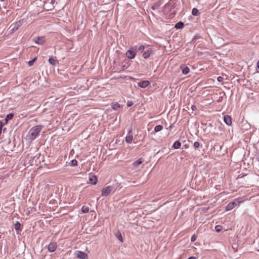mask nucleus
Listing matches in <instances>:
<instances>
[{"instance_id":"f704fd0d","label":"nucleus","mask_w":259,"mask_h":259,"mask_svg":"<svg viewBox=\"0 0 259 259\" xmlns=\"http://www.w3.org/2000/svg\"><path fill=\"white\" fill-rule=\"evenodd\" d=\"M191 109L193 111H195L197 109V108L195 105H192Z\"/></svg>"},{"instance_id":"423d86ee","label":"nucleus","mask_w":259,"mask_h":259,"mask_svg":"<svg viewBox=\"0 0 259 259\" xmlns=\"http://www.w3.org/2000/svg\"><path fill=\"white\" fill-rule=\"evenodd\" d=\"M33 41L37 44L42 45L45 41V37L44 36H38L33 38Z\"/></svg>"},{"instance_id":"473e14b6","label":"nucleus","mask_w":259,"mask_h":259,"mask_svg":"<svg viewBox=\"0 0 259 259\" xmlns=\"http://www.w3.org/2000/svg\"><path fill=\"white\" fill-rule=\"evenodd\" d=\"M133 105V102L132 101H128L127 103V106L128 107H131Z\"/></svg>"},{"instance_id":"4c0bfd02","label":"nucleus","mask_w":259,"mask_h":259,"mask_svg":"<svg viewBox=\"0 0 259 259\" xmlns=\"http://www.w3.org/2000/svg\"><path fill=\"white\" fill-rule=\"evenodd\" d=\"M243 177V175L242 176V175H239L237 178V179L242 178Z\"/></svg>"},{"instance_id":"0eeeda50","label":"nucleus","mask_w":259,"mask_h":259,"mask_svg":"<svg viewBox=\"0 0 259 259\" xmlns=\"http://www.w3.org/2000/svg\"><path fill=\"white\" fill-rule=\"evenodd\" d=\"M76 256L79 258L81 259H87L88 258V255L87 254L83 252H82L81 251H77L76 252Z\"/></svg>"},{"instance_id":"4be33fe9","label":"nucleus","mask_w":259,"mask_h":259,"mask_svg":"<svg viewBox=\"0 0 259 259\" xmlns=\"http://www.w3.org/2000/svg\"><path fill=\"white\" fill-rule=\"evenodd\" d=\"M162 128H163V127L162 125H156L154 127V131L155 132H158L161 131L162 130Z\"/></svg>"},{"instance_id":"ddd939ff","label":"nucleus","mask_w":259,"mask_h":259,"mask_svg":"<svg viewBox=\"0 0 259 259\" xmlns=\"http://www.w3.org/2000/svg\"><path fill=\"white\" fill-rule=\"evenodd\" d=\"M90 183L93 185H95L97 184L98 180L96 176H92L89 179Z\"/></svg>"},{"instance_id":"6e6552de","label":"nucleus","mask_w":259,"mask_h":259,"mask_svg":"<svg viewBox=\"0 0 259 259\" xmlns=\"http://www.w3.org/2000/svg\"><path fill=\"white\" fill-rule=\"evenodd\" d=\"M133 140V132L131 131H130L128 132V134L125 138V141L127 143H131L132 142Z\"/></svg>"},{"instance_id":"393cba45","label":"nucleus","mask_w":259,"mask_h":259,"mask_svg":"<svg viewBox=\"0 0 259 259\" xmlns=\"http://www.w3.org/2000/svg\"><path fill=\"white\" fill-rule=\"evenodd\" d=\"M81 210H82V211L83 212V213H87L89 212V207L88 206H84L83 205L82 207V208H81Z\"/></svg>"},{"instance_id":"f257e3e1","label":"nucleus","mask_w":259,"mask_h":259,"mask_svg":"<svg viewBox=\"0 0 259 259\" xmlns=\"http://www.w3.org/2000/svg\"><path fill=\"white\" fill-rule=\"evenodd\" d=\"M42 126L41 125H37L32 127L27 135V140L30 141L34 140L42 130Z\"/></svg>"},{"instance_id":"c85d7f7f","label":"nucleus","mask_w":259,"mask_h":259,"mask_svg":"<svg viewBox=\"0 0 259 259\" xmlns=\"http://www.w3.org/2000/svg\"><path fill=\"white\" fill-rule=\"evenodd\" d=\"M193 146L195 149H197L199 147L200 144L198 142H195L193 144Z\"/></svg>"},{"instance_id":"1a4fd4ad","label":"nucleus","mask_w":259,"mask_h":259,"mask_svg":"<svg viewBox=\"0 0 259 259\" xmlns=\"http://www.w3.org/2000/svg\"><path fill=\"white\" fill-rule=\"evenodd\" d=\"M224 121L227 125H231L232 124L231 118L228 115L224 116Z\"/></svg>"},{"instance_id":"58836bf2","label":"nucleus","mask_w":259,"mask_h":259,"mask_svg":"<svg viewBox=\"0 0 259 259\" xmlns=\"http://www.w3.org/2000/svg\"><path fill=\"white\" fill-rule=\"evenodd\" d=\"M257 67L259 69V60L257 61Z\"/></svg>"},{"instance_id":"7ed1b4c3","label":"nucleus","mask_w":259,"mask_h":259,"mask_svg":"<svg viewBox=\"0 0 259 259\" xmlns=\"http://www.w3.org/2000/svg\"><path fill=\"white\" fill-rule=\"evenodd\" d=\"M241 202V201H239L238 199H235L233 202L229 203L226 206V210H230L233 209L234 207L239 205Z\"/></svg>"},{"instance_id":"a19ab883","label":"nucleus","mask_w":259,"mask_h":259,"mask_svg":"<svg viewBox=\"0 0 259 259\" xmlns=\"http://www.w3.org/2000/svg\"><path fill=\"white\" fill-rule=\"evenodd\" d=\"M54 2H55V0H52V1H51V3H54Z\"/></svg>"},{"instance_id":"20e7f679","label":"nucleus","mask_w":259,"mask_h":259,"mask_svg":"<svg viewBox=\"0 0 259 259\" xmlns=\"http://www.w3.org/2000/svg\"><path fill=\"white\" fill-rule=\"evenodd\" d=\"M113 190V187L109 186L104 188L102 191V196H107Z\"/></svg>"},{"instance_id":"f03ea898","label":"nucleus","mask_w":259,"mask_h":259,"mask_svg":"<svg viewBox=\"0 0 259 259\" xmlns=\"http://www.w3.org/2000/svg\"><path fill=\"white\" fill-rule=\"evenodd\" d=\"M136 47L135 48L133 47L126 52V55L129 59H133L136 56Z\"/></svg>"},{"instance_id":"dca6fc26","label":"nucleus","mask_w":259,"mask_h":259,"mask_svg":"<svg viewBox=\"0 0 259 259\" xmlns=\"http://www.w3.org/2000/svg\"><path fill=\"white\" fill-rule=\"evenodd\" d=\"M184 27V24L183 22L180 21L178 22L176 25L175 27L176 29H182Z\"/></svg>"},{"instance_id":"2eb2a0df","label":"nucleus","mask_w":259,"mask_h":259,"mask_svg":"<svg viewBox=\"0 0 259 259\" xmlns=\"http://www.w3.org/2000/svg\"><path fill=\"white\" fill-rule=\"evenodd\" d=\"M181 146V142L180 141H176L174 143V144H173L172 147L174 149H178L180 148Z\"/></svg>"},{"instance_id":"c756f323","label":"nucleus","mask_w":259,"mask_h":259,"mask_svg":"<svg viewBox=\"0 0 259 259\" xmlns=\"http://www.w3.org/2000/svg\"><path fill=\"white\" fill-rule=\"evenodd\" d=\"M215 230H216V231L218 232H220L222 230V226H219V225L215 226Z\"/></svg>"},{"instance_id":"79ce46f5","label":"nucleus","mask_w":259,"mask_h":259,"mask_svg":"<svg viewBox=\"0 0 259 259\" xmlns=\"http://www.w3.org/2000/svg\"><path fill=\"white\" fill-rule=\"evenodd\" d=\"M5 0H0V2H4Z\"/></svg>"},{"instance_id":"f3484780","label":"nucleus","mask_w":259,"mask_h":259,"mask_svg":"<svg viewBox=\"0 0 259 259\" xmlns=\"http://www.w3.org/2000/svg\"><path fill=\"white\" fill-rule=\"evenodd\" d=\"M161 5V3L160 1L157 2L151 7V8L153 10H156L160 7Z\"/></svg>"},{"instance_id":"412c9836","label":"nucleus","mask_w":259,"mask_h":259,"mask_svg":"<svg viewBox=\"0 0 259 259\" xmlns=\"http://www.w3.org/2000/svg\"><path fill=\"white\" fill-rule=\"evenodd\" d=\"M190 72V69L188 67H184L182 69V73L184 74H187Z\"/></svg>"},{"instance_id":"5701e85b","label":"nucleus","mask_w":259,"mask_h":259,"mask_svg":"<svg viewBox=\"0 0 259 259\" xmlns=\"http://www.w3.org/2000/svg\"><path fill=\"white\" fill-rule=\"evenodd\" d=\"M13 116L14 115L12 113L8 114L5 118L6 123H7L9 120L11 119Z\"/></svg>"},{"instance_id":"a878e982","label":"nucleus","mask_w":259,"mask_h":259,"mask_svg":"<svg viewBox=\"0 0 259 259\" xmlns=\"http://www.w3.org/2000/svg\"><path fill=\"white\" fill-rule=\"evenodd\" d=\"M77 161L76 160L73 159L71 161L70 165L71 166H76V165H77Z\"/></svg>"},{"instance_id":"bb28decb","label":"nucleus","mask_w":259,"mask_h":259,"mask_svg":"<svg viewBox=\"0 0 259 259\" xmlns=\"http://www.w3.org/2000/svg\"><path fill=\"white\" fill-rule=\"evenodd\" d=\"M36 57L34 58L32 60L28 61V64L29 66H32L34 63V62L36 60Z\"/></svg>"},{"instance_id":"2f4dec72","label":"nucleus","mask_w":259,"mask_h":259,"mask_svg":"<svg viewBox=\"0 0 259 259\" xmlns=\"http://www.w3.org/2000/svg\"><path fill=\"white\" fill-rule=\"evenodd\" d=\"M196 238H197V236L194 234L192 237H191V241L192 242H194L196 240Z\"/></svg>"},{"instance_id":"7c9ffc66","label":"nucleus","mask_w":259,"mask_h":259,"mask_svg":"<svg viewBox=\"0 0 259 259\" xmlns=\"http://www.w3.org/2000/svg\"><path fill=\"white\" fill-rule=\"evenodd\" d=\"M144 49H145V47H144V46H143V45H141V46H140L138 48V51H141V52H142V51H143V50H144Z\"/></svg>"},{"instance_id":"4468645a","label":"nucleus","mask_w":259,"mask_h":259,"mask_svg":"<svg viewBox=\"0 0 259 259\" xmlns=\"http://www.w3.org/2000/svg\"><path fill=\"white\" fill-rule=\"evenodd\" d=\"M49 62L52 65L55 66L56 64L57 63L58 61L56 59V58L54 57H50L49 59Z\"/></svg>"},{"instance_id":"39448f33","label":"nucleus","mask_w":259,"mask_h":259,"mask_svg":"<svg viewBox=\"0 0 259 259\" xmlns=\"http://www.w3.org/2000/svg\"><path fill=\"white\" fill-rule=\"evenodd\" d=\"M57 247V244L55 242H51L48 245V249L51 252L55 251Z\"/></svg>"},{"instance_id":"e433bc0d","label":"nucleus","mask_w":259,"mask_h":259,"mask_svg":"<svg viewBox=\"0 0 259 259\" xmlns=\"http://www.w3.org/2000/svg\"><path fill=\"white\" fill-rule=\"evenodd\" d=\"M188 259H196V258L195 256H191L189 257Z\"/></svg>"},{"instance_id":"a211bd4d","label":"nucleus","mask_w":259,"mask_h":259,"mask_svg":"<svg viewBox=\"0 0 259 259\" xmlns=\"http://www.w3.org/2000/svg\"><path fill=\"white\" fill-rule=\"evenodd\" d=\"M15 229L18 232L21 231V224L19 222L15 224Z\"/></svg>"},{"instance_id":"ea45409f","label":"nucleus","mask_w":259,"mask_h":259,"mask_svg":"<svg viewBox=\"0 0 259 259\" xmlns=\"http://www.w3.org/2000/svg\"><path fill=\"white\" fill-rule=\"evenodd\" d=\"M127 68V66H126L125 65L123 66V69H126Z\"/></svg>"},{"instance_id":"f8f14e48","label":"nucleus","mask_w":259,"mask_h":259,"mask_svg":"<svg viewBox=\"0 0 259 259\" xmlns=\"http://www.w3.org/2000/svg\"><path fill=\"white\" fill-rule=\"evenodd\" d=\"M152 53V50L149 49L143 53V56L145 59L148 58Z\"/></svg>"},{"instance_id":"b1692460","label":"nucleus","mask_w":259,"mask_h":259,"mask_svg":"<svg viewBox=\"0 0 259 259\" xmlns=\"http://www.w3.org/2000/svg\"><path fill=\"white\" fill-rule=\"evenodd\" d=\"M120 107V105L118 103H114L112 105V108L115 110H117Z\"/></svg>"},{"instance_id":"aec40b11","label":"nucleus","mask_w":259,"mask_h":259,"mask_svg":"<svg viewBox=\"0 0 259 259\" xmlns=\"http://www.w3.org/2000/svg\"><path fill=\"white\" fill-rule=\"evenodd\" d=\"M142 162L143 161L141 159H139L138 160L133 163V165L135 167H137L139 166L142 163Z\"/></svg>"},{"instance_id":"cd10ccee","label":"nucleus","mask_w":259,"mask_h":259,"mask_svg":"<svg viewBox=\"0 0 259 259\" xmlns=\"http://www.w3.org/2000/svg\"><path fill=\"white\" fill-rule=\"evenodd\" d=\"M116 236L117 237V238L121 241V242H122L123 240H122V235H121V234L120 233V232H119V233H117V235H116Z\"/></svg>"},{"instance_id":"c9c22d12","label":"nucleus","mask_w":259,"mask_h":259,"mask_svg":"<svg viewBox=\"0 0 259 259\" xmlns=\"http://www.w3.org/2000/svg\"><path fill=\"white\" fill-rule=\"evenodd\" d=\"M3 123L1 121H0V131L1 132L2 131V128L3 127Z\"/></svg>"},{"instance_id":"72a5a7b5","label":"nucleus","mask_w":259,"mask_h":259,"mask_svg":"<svg viewBox=\"0 0 259 259\" xmlns=\"http://www.w3.org/2000/svg\"><path fill=\"white\" fill-rule=\"evenodd\" d=\"M218 81H219V82H221L223 81V78L221 76H219L218 77Z\"/></svg>"},{"instance_id":"9b49d317","label":"nucleus","mask_w":259,"mask_h":259,"mask_svg":"<svg viewBox=\"0 0 259 259\" xmlns=\"http://www.w3.org/2000/svg\"><path fill=\"white\" fill-rule=\"evenodd\" d=\"M23 20H20L16 22L14 24V27L13 28V30L16 29L17 30L22 25L23 23Z\"/></svg>"},{"instance_id":"9d476101","label":"nucleus","mask_w":259,"mask_h":259,"mask_svg":"<svg viewBox=\"0 0 259 259\" xmlns=\"http://www.w3.org/2000/svg\"><path fill=\"white\" fill-rule=\"evenodd\" d=\"M150 81L148 80H144L143 81H141L138 83V85L142 88H145L148 87L150 84Z\"/></svg>"},{"instance_id":"6ab92c4d","label":"nucleus","mask_w":259,"mask_h":259,"mask_svg":"<svg viewBox=\"0 0 259 259\" xmlns=\"http://www.w3.org/2000/svg\"><path fill=\"white\" fill-rule=\"evenodd\" d=\"M192 14L193 16H198L199 15V11L196 8H193L192 9Z\"/></svg>"}]
</instances>
